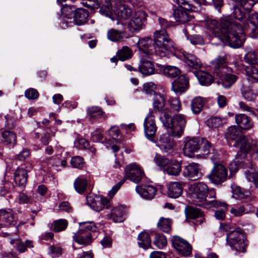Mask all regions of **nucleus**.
<instances>
[{
    "label": "nucleus",
    "instance_id": "1",
    "mask_svg": "<svg viewBox=\"0 0 258 258\" xmlns=\"http://www.w3.org/2000/svg\"><path fill=\"white\" fill-rule=\"evenodd\" d=\"M141 58L139 66L140 72L144 75L154 73V67L146 57L153 58L154 56L162 57L174 53L175 47L173 42L169 38L165 31H156L154 33V41L151 38L139 39L137 43Z\"/></svg>",
    "mask_w": 258,
    "mask_h": 258
},
{
    "label": "nucleus",
    "instance_id": "2",
    "mask_svg": "<svg viewBox=\"0 0 258 258\" xmlns=\"http://www.w3.org/2000/svg\"><path fill=\"white\" fill-rule=\"evenodd\" d=\"M205 23L207 28L216 37L232 47L238 48L242 46L245 41L242 29L237 27L233 33L231 31L230 29L232 30L233 26L228 19L222 20L220 24L214 19H208Z\"/></svg>",
    "mask_w": 258,
    "mask_h": 258
},
{
    "label": "nucleus",
    "instance_id": "3",
    "mask_svg": "<svg viewBox=\"0 0 258 258\" xmlns=\"http://www.w3.org/2000/svg\"><path fill=\"white\" fill-rule=\"evenodd\" d=\"M226 138L234 141L233 146L239 147L237 157L243 158L245 152H249L251 157L258 160V145L251 139L245 137L236 125L229 126L225 133Z\"/></svg>",
    "mask_w": 258,
    "mask_h": 258
},
{
    "label": "nucleus",
    "instance_id": "4",
    "mask_svg": "<svg viewBox=\"0 0 258 258\" xmlns=\"http://www.w3.org/2000/svg\"><path fill=\"white\" fill-rule=\"evenodd\" d=\"M159 119L170 135L177 138L183 135L187 123L185 115L178 113L171 117L169 110H166L160 114Z\"/></svg>",
    "mask_w": 258,
    "mask_h": 258
},
{
    "label": "nucleus",
    "instance_id": "5",
    "mask_svg": "<svg viewBox=\"0 0 258 258\" xmlns=\"http://www.w3.org/2000/svg\"><path fill=\"white\" fill-rule=\"evenodd\" d=\"M239 5L241 8L237 7H234V11L231 14V17L234 18L236 20L234 22H231L229 20L231 25L233 26V30L230 29L232 32L236 30L237 27L242 29L243 34L244 33V26L247 21V18L246 16L245 10H250L255 3V0H233Z\"/></svg>",
    "mask_w": 258,
    "mask_h": 258
},
{
    "label": "nucleus",
    "instance_id": "6",
    "mask_svg": "<svg viewBox=\"0 0 258 258\" xmlns=\"http://www.w3.org/2000/svg\"><path fill=\"white\" fill-rule=\"evenodd\" d=\"M125 175L124 178L115 184L108 193L110 199L113 197L121 185L125 182L126 179H129L136 183L141 181L143 177L144 173L140 167L136 164H131L126 166L124 169Z\"/></svg>",
    "mask_w": 258,
    "mask_h": 258
},
{
    "label": "nucleus",
    "instance_id": "7",
    "mask_svg": "<svg viewBox=\"0 0 258 258\" xmlns=\"http://www.w3.org/2000/svg\"><path fill=\"white\" fill-rule=\"evenodd\" d=\"M189 193L192 202L197 205L205 208L209 203L207 200L209 188L204 182H198L191 184L188 187Z\"/></svg>",
    "mask_w": 258,
    "mask_h": 258
},
{
    "label": "nucleus",
    "instance_id": "8",
    "mask_svg": "<svg viewBox=\"0 0 258 258\" xmlns=\"http://www.w3.org/2000/svg\"><path fill=\"white\" fill-rule=\"evenodd\" d=\"M87 204L93 210L99 212L104 208L111 207V203L107 198L99 195L90 194L86 197Z\"/></svg>",
    "mask_w": 258,
    "mask_h": 258
},
{
    "label": "nucleus",
    "instance_id": "9",
    "mask_svg": "<svg viewBox=\"0 0 258 258\" xmlns=\"http://www.w3.org/2000/svg\"><path fill=\"white\" fill-rule=\"evenodd\" d=\"M172 137L168 133L163 134L157 142V146L163 153L167 155H173L175 151L176 144Z\"/></svg>",
    "mask_w": 258,
    "mask_h": 258
},
{
    "label": "nucleus",
    "instance_id": "10",
    "mask_svg": "<svg viewBox=\"0 0 258 258\" xmlns=\"http://www.w3.org/2000/svg\"><path fill=\"white\" fill-rule=\"evenodd\" d=\"M257 57V55L255 51H250L245 55L244 60L249 64L253 65L245 67L246 75L258 81V64H255Z\"/></svg>",
    "mask_w": 258,
    "mask_h": 258
},
{
    "label": "nucleus",
    "instance_id": "11",
    "mask_svg": "<svg viewBox=\"0 0 258 258\" xmlns=\"http://www.w3.org/2000/svg\"><path fill=\"white\" fill-rule=\"evenodd\" d=\"M228 171L222 164H215L210 174L208 175L209 180L213 183L219 184L227 178Z\"/></svg>",
    "mask_w": 258,
    "mask_h": 258
},
{
    "label": "nucleus",
    "instance_id": "12",
    "mask_svg": "<svg viewBox=\"0 0 258 258\" xmlns=\"http://www.w3.org/2000/svg\"><path fill=\"white\" fill-rule=\"evenodd\" d=\"M155 116L149 113L144 119V129L146 138L150 141L155 142V136L157 127L155 123Z\"/></svg>",
    "mask_w": 258,
    "mask_h": 258
},
{
    "label": "nucleus",
    "instance_id": "13",
    "mask_svg": "<svg viewBox=\"0 0 258 258\" xmlns=\"http://www.w3.org/2000/svg\"><path fill=\"white\" fill-rule=\"evenodd\" d=\"M146 14L143 11L136 12L128 24L129 30L136 32L142 29L146 22Z\"/></svg>",
    "mask_w": 258,
    "mask_h": 258
},
{
    "label": "nucleus",
    "instance_id": "14",
    "mask_svg": "<svg viewBox=\"0 0 258 258\" xmlns=\"http://www.w3.org/2000/svg\"><path fill=\"white\" fill-rule=\"evenodd\" d=\"M174 45L175 44H174ZM174 46L175 47V50L174 53H171L172 54H174L179 59L184 61L190 68H193L195 70L200 69L201 63L200 60L197 57L193 54L185 51H183L179 54H177V52H176V47L175 45H174Z\"/></svg>",
    "mask_w": 258,
    "mask_h": 258
},
{
    "label": "nucleus",
    "instance_id": "15",
    "mask_svg": "<svg viewBox=\"0 0 258 258\" xmlns=\"http://www.w3.org/2000/svg\"><path fill=\"white\" fill-rule=\"evenodd\" d=\"M249 32L252 37L258 36V13H251L248 15L244 26V32Z\"/></svg>",
    "mask_w": 258,
    "mask_h": 258
},
{
    "label": "nucleus",
    "instance_id": "16",
    "mask_svg": "<svg viewBox=\"0 0 258 258\" xmlns=\"http://www.w3.org/2000/svg\"><path fill=\"white\" fill-rule=\"evenodd\" d=\"M210 71L214 75L221 77L225 71H227L226 61L224 57L219 56L213 60L210 65Z\"/></svg>",
    "mask_w": 258,
    "mask_h": 258
},
{
    "label": "nucleus",
    "instance_id": "17",
    "mask_svg": "<svg viewBox=\"0 0 258 258\" xmlns=\"http://www.w3.org/2000/svg\"><path fill=\"white\" fill-rule=\"evenodd\" d=\"M211 208L219 209L215 212L214 215L216 219L223 220L225 218L226 212L228 209V205L226 203L216 200L209 201V203L206 205L205 208L210 209Z\"/></svg>",
    "mask_w": 258,
    "mask_h": 258
},
{
    "label": "nucleus",
    "instance_id": "18",
    "mask_svg": "<svg viewBox=\"0 0 258 258\" xmlns=\"http://www.w3.org/2000/svg\"><path fill=\"white\" fill-rule=\"evenodd\" d=\"M201 142V139L196 138L187 140L184 142L183 149L184 154L189 157H192L195 153L200 150Z\"/></svg>",
    "mask_w": 258,
    "mask_h": 258
},
{
    "label": "nucleus",
    "instance_id": "19",
    "mask_svg": "<svg viewBox=\"0 0 258 258\" xmlns=\"http://www.w3.org/2000/svg\"><path fill=\"white\" fill-rule=\"evenodd\" d=\"M183 174L185 177L192 180L198 179L203 175L201 170V165L196 163H191L186 166L183 171Z\"/></svg>",
    "mask_w": 258,
    "mask_h": 258
},
{
    "label": "nucleus",
    "instance_id": "20",
    "mask_svg": "<svg viewBox=\"0 0 258 258\" xmlns=\"http://www.w3.org/2000/svg\"><path fill=\"white\" fill-rule=\"evenodd\" d=\"M16 223L14 214L10 209H0V228H8Z\"/></svg>",
    "mask_w": 258,
    "mask_h": 258
},
{
    "label": "nucleus",
    "instance_id": "21",
    "mask_svg": "<svg viewBox=\"0 0 258 258\" xmlns=\"http://www.w3.org/2000/svg\"><path fill=\"white\" fill-rule=\"evenodd\" d=\"M189 85L188 79L185 75H180L172 83L171 90L177 94L185 92Z\"/></svg>",
    "mask_w": 258,
    "mask_h": 258
},
{
    "label": "nucleus",
    "instance_id": "22",
    "mask_svg": "<svg viewBox=\"0 0 258 258\" xmlns=\"http://www.w3.org/2000/svg\"><path fill=\"white\" fill-rule=\"evenodd\" d=\"M99 233H92L89 231L80 229L73 236L75 242H92L98 237Z\"/></svg>",
    "mask_w": 258,
    "mask_h": 258
},
{
    "label": "nucleus",
    "instance_id": "23",
    "mask_svg": "<svg viewBox=\"0 0 258 258\" xmlns=\"http://www.w3.org/2000/svg\"><path fill=\"white\" fill-rule=\"evenodd\" d=\"M136 190L141 197L149 200L153 199L157 192V189L151 185L137 186Z\"/></svg>",
    "mask_w": 258,
    "mask_h": 258
},
{
    "label": "nucleus",
    "instance_id": "24",
    "mask_svg": "<svg viewBox=\"0 0 258 258\" xmlns=\"http://www.w3.org/2000/svg\"><path fill=\"white\" fill-rule=\"evenodd\" d=\"M235 119L236 123L241 130L248 131L253 127V122L252 119L244 114H236Z\"/></svg>",
    "mask_w": 258,
    "mask_h": 258
},
{
    "label": "nucleus",
    "instance_id": "25",
    "mask_svg": "<svg viewBox=\"0 0 258 258\" xmlns=\"http://www.w3.org/2000/svg\"><path fill=\"white\" fill-rule=\"evenodd\" d=\"M166 98L163 94L160 93H154L153 99V112L154 113L160 112L167 109H164Z\"/></svg>",
    "mask_w": 258,
    "mask_h": 258
},
{
    "label": "nucleus",
    "instance_id": "26",
    "mask_svg": "<svg viewBox=\"0 0 258 258\" xmlns=\"http://www.w3.org/2000/svg\"><path fill=\"white\" fill-rule=\"evenodd\" d=\"M114 13L120 20H126L131 16L132 10L128 6L120 3L116 6Z\"/></svg>",
    "mask_w": 258,
    "mask_h": 258
},
{
    "label": "nucleus",
    "instance_id": "27",
    "mask_svg": "<svg viewBox=\"0 0 258 258\" xmlns=\"http://www.w3.org/2000/svg\"><path fill=\"white\" fill-rule=\"evenodd\" d=\"M27 172L24 168H18L14 175L15 183L20 187H24L27 181Z\"/></svg>",
    "mask_w": 258,
    "mask_h": 258
},
{
    "label": "nucleus",
    "instance_id": "28",
    "mask_svg": "<svg viewBox=\"0 0 258 258\" xmlns=\"http://www.w3.org/2000/svg\"><path fill=\"white\" fill-rule=\"evenodd\" d=\"M227 240L233 241L234 242H245L246 238L243 231L240 228H237L227 233Z\"/></svg>",
    "mask_w": 258,
    "mask_h": 258
},
{
    "label": "nucleus",
    "instance_id": "29",
    "mask_svg": "<svg viewBox=\"0 0 258 258\" xmlns=\"http://www.w3.org/2000/svg\"><path fill=\"white\" fill-rule=\"evenodd\" d=\"M87 116L91 121L94 120L104 116V112L99 106H90L86 109Z\"/></svg>",
    "mask_w": 258,
    "mask_h": 258
},
{
    "label": "nucleus",
    "instance_id": "30",
    "mask_svg": "<svg viewBox=\"0 0 258 258\" xmlns=\"http://www.w3.org/2000/svg\"><path fill=\"white\" fill-rule=\"evenodd\" d=\"M88 17L87 10L84 9H76L73 18V22L77 25H82L86 22Z\"/></svg>",
    "mask_w": 258,
    "mask_h": 258
},
{
    "label": "nucleus",
    "instance_id": "31",
    "mask_svg": "<svg viewBox=\"0 0 258 258\" xmlns=\"http://www.w3.org/2000/svg\"><path fill=\"white\" fill-rule=\"evenodd\" d=\"M181 171V163L176 160H172L170 162L167 167L164 169V172L169 175L177 176L179 174Z\"/></svg>",
    "mask_w": 258,
    "mask_h": 258
},
{
    "label": "nucleus",
    "instance_id": "32",
    "mask_svg": "<svg viewBox=\"0 0 258 258\" xmlns=\"http://www.w3.org/2000/svg\"><path fill=\"white\" fill-rule=\"evenodd\" d=\"M172 245L181 255L187 256L191 253L192 247L189 243H172Z\"/></svg>",
    "mask_w": 258,
    "mask_h": 258
},
{
    "label": "nucleus",
    "instance_id": "33",
    "mask_svg": "<svg viewBox=\"0 0 258 258\" xmlns=\"http://www.w3.org/2000/svg\"><path fill=\"white\" fill-rule=\"evenodd\" d=\"M2 141L6 145H10L13 147L17 143L16 134L11 131L5 130L2 133Z\"/></svg>",
    "mask_w": 258,
    "mask_h": 258
},
{
    "label": "nucleus",
    "instance_id": "34",
    "mask_svg": "<svg viewBox=\"0 0 258 258\" xmlns=\"http://www.w3.org/2000/svg\"><path fill=\"white\" fill-rule=\"evenodd\" d=\"M194 73L202 85H209L213 81V77L207 72L196 71Z\"/></svg>",
    "mask_w": 258,
    "mask_h": 258
},
{
    "label": "nucleus",
    "instance_id": "35",
    "mask_svg": "<svg viewBox=\"0 0 258 258\" xmlns=\"http://www.w3.org/2000/svg\"><path fill=\"white\" fill-rule=\"evenodd\" d=\"M182 191L180 183L178 182H174L169 184L167 194L169 197L175 199L181 196Z\"/></svg>",
    "mask_w": 258,
    "mask_h": 258
},
{
    "label": "nucleus",
    "instance_id": "36",
    "mask_svg": "<svg viewBox=\"0 0 258 258\" xmlns=\"http://www.w3.org/2000/svg\"><path fill=\"white\" fill-rule=\"evenodd\" d=\"M207 100L205 98L200 96L194 98L191 102V107L192 112L194 114L200 113L204 108L205 103Z\"/></svg>",
    "mask_w": 258,
    "mask_h": 258
},
{
    "label": "nucleus",
    "instance_id": "37",
    "mask_svg": "<svg viewBox=\"0 0 258 258\" xmlns=\"http://www.w3.org/2000/svg\"><path fill=\"white\" fill-rule=\"evenodd\" d=\"M185 213L186 216L190 219L201 218L199 221L200 224H202L204 221V218L203 217L204 213L199 208L189 207L186 209Z\"/></svg>",
    "mask_w": 258,
    "mask_h": 258
},
{
    "label": "nucleus",
    "instance_id": "38",
    "mask_svg": "<svg viewBox=\"0 0 258 258\" xmlns=\"http://www.w3.org/2000/svg\"><path fill=\"white\" fill-rule=\"evenodd\" d=\"M227 71L220 77L221 78V84L225 88H229L231 87L237 80V77L234 74L227 73Z\"/></svg>",
    "mask_w": 258,
    "mask_h": 258
},
{
    "label": "nucleus",
    "instance_id": "39",
    "mask_svg": "<svg viewBox=\"0 0 258 258\" xmlns=\"http://www.w3.org/2000/svg\"><path fill=\"white\" fill-rule=\"evenodd\" d=\"M87 180L83 176L78 177L74 182V186L76 191L80 194L85 192L87 189Z\"/></svg>",
    "mask_w": 258,
    "mask_h": 258
},
{
    "label": "nucleus",
    "instance_id": "40",
    "mask_svg": "<svg viewBox=\"0 0 258 258\" xmlns=\"http://www.w3.org/2000/svg\"><path fill=\"white\" fill-rule=\"evenodd\" d=\"M248 165L246 166L250 169L246 170L244 172L246 178L249 182H253L255 186L258 187V173L254 172L252 169V164L247 160Z\"/></svg>",
    "mask_w": 258,
    "mask_h": 258
},
{
    "label": "nucleus",
    "instance_id": "41",
    "mask_svg": "<svg viewBox=\"0 0 258 258\" xmlns=\"http://www.w3.org/2000/svg\"><path fill=\"white\" fill-rule=\"evenodd\" d=\"M162 73L167 77L175 78L180 74V71L178 68L171 66H163Z\"/></svg>",
    "mask_w": 258,
    "mask_h": 258
},
{
    "label": "nucleus",
    "instance_id": "42",
    "mask_svg": "<svg viewBox=\"0 0 258 258\" xmlns=\"http://www.w3.org/2000/svg\"><path fill=\"white\" fill-rule=\"evenodd\" d=\"M111 218L114 222H122L124 220V209L121 206L116 207L111 211Z\"/></svg>",
    "mask_w": 258,
    "mask_h": 258
},
{
    "label": "nucleus",
    "instance_id": "43",
    "mask_svg": "<svg viewBox=\"0 0 258 258\" xmlns=\"http://www.w3.org/2000/svg\"><path fill=\"white\" fill-rule=\"evenodd\" d=\"M227 122V118L225 117H220L214 116L209 118L207 120V125L209 127L216 128L225 124Z\"/></svg>",
    "mask_w": 258,
    "mask_h": 258
},
{
    "label": "nucleus",
    "instance_id": "44",
    "mask_svg": "<svg viewBox=\"0 0 258 258\" xmlns=\"http://www.w3.org/2000/svg\"><path fill=\"white\" fill-rule=\"evenodd\" d=\"M173 16L176 21L179 23H184L188 20L187 13L181 8L175 10Z\"/></svg>",
    "mask_w": 258,
    "mask_h": 258
},
{
    "label": "nucleus",
    "instance_id": "45",
    "mask_svg": "<svg viewBox=\"0 0 258 258\" xmlns=\"http://www.w3.org/2000/svg\"><path fill=\"white\" fill-rule=\"evenodd\" d=\"M154 161L157 166L164 171L171 161L164 156L156 154L154 158Z\"/></svg>",
    "mask_w": 258,
    "mask_h": 258
},
{
    "label": "nucleus",
    "instance_id": "46",
    "mask_svg": "<svg viewBox=\"0 0 258 258\" xmlns=\"http://www.w3.org/2000/svg\"><path fill=\"white\" fill-rule=\"evenodd\" d=\"M200 144L201 149L199 151L200 152V155L203 156H207L210 154L211 151H215L211 144L206 140L201 139Z\"/></svg>",
    "mask_w": 258,
    "mask_h": 258
},
{
    "label": "nucleus",
    "instance_id": "47",
    "mask_svg": "<svg viewBox=\"0 0 258 258\" xmlns=\"http://www.w3.org/2000/svg\"><path fill=\"white\" fill-rule=\"evenodd\" d=\"M124 33L115 29H111L107 32V38L112 42L122 40L124 38Z\"/></svg>",
    "mask_w": 258,
    "mask_h": 258
},
{
    "label": "nucleus",
    "instance_id": "48",
    "mask_svg": "<svg viewBox=\"0 0 258 258\" xmlns=\"http://www.w3.org/2000/svg\"><path fill=\"white\" fill-rule=\"evenodd\" d=\"M233 197L236 199L242 200L249 195V191L241 188L240 187L234 185L232 186Z\"/></svg>",
    "mask_w": 258,
    "mask_h": 258
},
{
    "label": "nucleus",
    "instance_id": "49",
    "mask_svg": "<svg viewBox=\"0 0 258 258\" xmlns=\"http://www.w3.org/2000/svg\"><path fill=\"white\" fill-rule=\"evenodd\" d=\"M133 55L132 50L127 46H123L118 50L117 55L121 61H124L131 58Z\"/></svg>",
    "mask_w": 258,
    "mask_h": 258
},
{
    "label": "nucleus",
    "instance_id": "50",
    "mask_svg": "<svg viewBox=\"0 0 258 258\" xmlns=\"http://www.w3.org/2000/svg\"><path fill=\"white\" fill-rule=\"evenodd\" d=\"M248 153H249V152H245L243 158H241V157H238L237 154H236L234 160L230 163L229 166V169L231 172L236 171L240 164L245 163L246 157Z\"/></svg>",
    "mask_w": 258,
    "mask_h": 258
},
{
    "label": "nucleus",
    "instance_id": "51",
    "mask_svg": "<svg viewBox=\"0 0 258 258\" xmlns=\"http://www.w3.org/2000/svg\"><path fill=\"white\" fill-rule=\"evenodd\" d=\"M62 15L67 20L73 19L74 16V12L76 9L74 6H70L67 5H63L61 9Z\"/></svg>",
    "mask_w": 258,
    "mask_h": 258
},
{
    "label": "nucleus",
    "instance_id": "52",
    "mask_svg": "<svg viewBox=\"0 0 258 258\" xmlns=\"http://www.w3.org/2000/svg\"><path fill=\"white\" fill-rule=\"evenodd\" d=\"M171 221L169 218L161 217L158 223L157 227L165 232H168L171 229Z\"/></svg>",
    "mask_w": 258,
    "mask_h": 258
},
{
    "label": "nucleus",
    "instance_id": "53",
    "mask_svg": "<svg viewBox=\"0 0 258 258\" xmlns=\"http://www.w3.org/2000/svg\"><path fill=\"white\" fill-rule=\"evenodd\" d=\"M68 225V221L65 219H60L53 222V230L55 232H60L64 230Z\"/></svg>",
    "mask_w": 258,
    "mask_h": 258
},
{
    "label": "nucleus",
    "instance_id": "54",
    "mask_svg": "<svg viewBox=\"0 0 258 258\" xmlns=\"http://www.w3.org/2000/svg\"><path fill=\"white\" fill-rule=\"evenodd\" d=\"M71 164L73 168L82 169L85 167V162L83 157L76 156L72 158Z\"/></svg>",
    "mask_w": 258,
    "mask_h": 258
},
{
    "label": "nucleus",
    "instance_id": "55",
    "mask_svg": "<svg viewBox=\"0 0 258 258\" xmlns=\"http://www.w3.org/2000/svg\"><path fill=\"white\" fill-rule=\"evenodd\" d=\"M171 108L175 111L179 112L181 109V103L178 98L171 97L168 100Z\"/></svg>",
    "mask_w": 258,
    "mask_h": 258
},
{
    "label": "nucleus",
    "instance_id": "56",
    "mask_svg": "<svg viewBox=\"0 0 258 258\" xmlns=\"http://www.w3.org/2000/svg\"><path fill=\"white\" fill-rule=\"evenodd\" d=\"M84 230L89 231L92 233H98L97 228L93 222H84L80 223Z\"/></svg>",
    "mask_w": 258,
    "mask_h": 258
},
{
    "label": "nucleus",
    "instance_id": "57",
    "mask_svg": "<svg viewBox=\"0 0 258 258\" xmlns=\"http://www.w3.org/2000/svg\"><path fill=\"white\" fill-rule=\"evenodd\" d=\"M230 213L235 217H240L246 214L245 208L243 206H235L231 208Z\"/></svg>",
    "mask_w": 258,
    "mask_h": 258
},
{
    "label": "nucleus",
    "instance_id": "58",
    "mask_svg": "<svg viewBox=\"0 0 258 258\" xmlns=\"http://www.w3.org/2000/svg\"><path fill=\"white\" fill-rule=\"evenodd\" d=\"M156 89V86L152 82H148L143 85V91L147 94L154 95V93H156L155 92Z\"/></svg>",
    "mask_w": 258,
    "mask_h": 258
},
{
    "label": "nucleus",
    "instance_id": "59",
    "mask_svg": "<svg viewBox=\"0 0 258 258\" xmlns=\"http://www.w3.org/2000/svg\"><path fill=\"white\" fill-rule=\"evenodd\" d=\"M103 138L102 131L100 128H97L91 133V139L94 142H99Z\"/></svg>",
    "mask_w": 258,
    "mask_h": 258
},
{
    "label": "nucleus",
    "instance_id": "60",
    "mask_svg": "<svg viewBox=\"0 0 258 258\" xmlns=\"http://www.w3.org/2000/svg\"><path fill=\"white\" fill-rule=\"evenodd\" d=\"M25 96L29 100H34L38 98L39 93L36 89L29 88L25 91Z\"/></svg>",
    "mask_w": 258,
    "mask_h": 258
},
{
    "label": "nucleus",
    "instance_id": "61",
    "mask_svg": "<svg viewBox=\"0 0 258 258\" xmlns=\"http://www.w3.org/2000/svg\"><path fill=\"white\" fill-rule=\"evenodd\" d=\"M176 1L179 6L183 7L184 9L192 10V8L195 7L192 3V0H176Z\"/></svg>",
    "mask_w": 258,
    "mask_h": 258
},
{
    "label": "nucleus",
    "instance_id": "62",
    "mask_svg": "<svg viewBox=\"0 0 258 258\" xmlns=\"http://www.w3.org/2000/svg\"><path fill=\"white\" fill-rule=\"evenodd\" d=\"M230 247L238 252H245L246 251L245 243H228Z\"/></svg>",
    "mask_w": 258,
    "mask_h": 258
},
{
    "label": "nucleus",
    "instance_id": "63",
    "mask_svg": "<svg viewBox=\"0 0 258 258\" xmlns=\"http://www.w3.org/2000/svg\"><path fill=\"white\" fill-rule=\"evenodd\" d=\"M138 239L141 242H151L150 233L147 231H143L139 233Z\"/></svg>",
    "mask_w": 258,
    "mask_h": 258
},
{
    "label": "nucleus",
    "instance_id": "64",
    "mask_svg": "<svg viewBox=\"0 0 258 258\" xmlns=\"http://www.w3.org/2000/svg\"><path fill=\"white\" fill-rule=\"evenodd\" d=\"M17 250L20 252H24L27 248H32L33 246L31 243H16Z\"/></svg>",
    "mask_w": 258,
    "mask_h": 258
}]
</instances>
